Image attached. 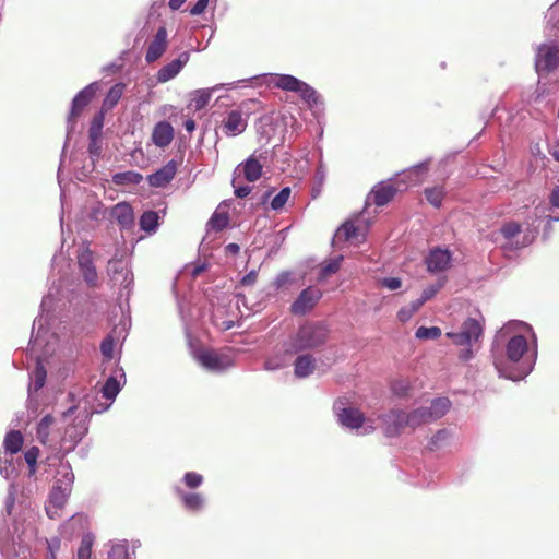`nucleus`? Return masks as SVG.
<instances>
[{"instance_id":"nucleus-1","label":"nucleus","mask_w":559,"mask_h":559,"mask_svg":"<svg viewBox=\"0 0 559 559\" xmlns=\"http://www.w3.org/2000/svg\"><path fill=\"white\" fill-rule=\"evenodd\" d=\"M491 355L499 377L520 381L528 376L537 357L536 337L522 321H510L495 335Z\"/></svg>"},{"instance_id":"nucleus-2","label":"nucleus","mask_w":559,"mask_h":559,"mask_svg":"<svg viewBox=\"0 0 559 559\" xmlns=\"http://www.w3.org/2000/svg\"><path fill=\"white\" fill-rule=\"evenodd\" d=\"M264 84L285 92H293L307 104L309 109H323L321 95L308 83L290 74L267 73L262 75Z\"/></svg>"},{"instance_id":"nucleus-3","label":"nucleus","mask_w":559,"mask_h":559,"mask_svg":"<svg viewBox=\"0 0 559 559\" xmlns=\"http://www.w3.org/2000/svg\"><path fill=\"white\" fill-rule=\"evenodd\" d=\"M333 411L343 427L356 430L358 435H369L377 428L374 419L364 417L360 411L347 406L346 401L343 399L335 401Z\"/></svg>"},{"instance_id":"nucleus-4","label":"nucleus","mask_w":559,"mask_h":559,"mask_svg":"<svg viewBox=\"0 0 559 559\" xmlns=\"http://www.w3.org/2000/svg\"><path fill=\"white\" fill-rule=\"evenodd\" d=\"M326 329L321 323H307L300 326L294 337L285 342V350L289 355L322 344L326 338Z\"/></svg>"},{"instance_id":"nucleus-5","label":"nucleus","mask_w":559,"mask_h":559,"mask_svg":"<svg viewBox=\"0 0 559 559\" xmlns=\"http://www.w3.org/2000/svg\"><path fill=\"white\" fill-rule=\"evenodd\" d=\"M483 334V326L478 320L468 318L466 319L457 332L451 331L447 336L452 340L453 344L463 346L460 352L459 358L463 361H468L473 358V345L477 343Z\"/></svg>"},{"instance_id":"nucleus-6","label":"nucleus","mask_w":559,"mask_h":559,"mask_svg":"<svg viewBox=\"0 0 559 559\" xmlns=\"http://www.w3.org/2000/svg\"><path fill=\"white\" fill-rule=\"evenodd\" d=\"M559 68V46L555 43L542 44L535 53V69L539 76L547 75Z\"/></svg>"},{"instance_id":"nucleus-7","label":"nucleus","mask_w":559,"mask_h":559,"mask_svg":"<svg viewBox=\"0 0 559 559\" xmlns=\"http://www.w3.org/2000/svg\"><path fill=\"white\" fill-rule=\"evenodd\" d=\"M194 359L206 370L212 372H222L231 366L228 356L218 354L212 349H198L193 354Z\"/></svg>"},{"instance_id":"nucleus-8","label":"nucleus","mask_w":559,"mask_h":559,"mask_svg":"<svg viewBox=\"0 0 559 559\" xmlns=\"http://www.w3.org/2000/svg\"><path fill=\"white\" fill-rule=\"evenodd\" d=\"M378 419L381 420L384 435L390 438L399 436L404 428L408 427L407 413L401 409H391Z\"/></svg>"},{"instance_id":"nucleus-9","label":"nucleus","mask_w":559,"mask_h":559,"mask_svg":"<svg viewBox=\"0 0 559 559\" xmlns=\"http://www.w3.org/2000/svg\"><path fill=\"white\" fill-rule=\"evenodd\" d=\"M428 170V162L419 163L408 169L397 174L395 186L399 191L406 190L409 187L418 186L424 181Z\"/></svg>"},{"instance_id":"nucleus-10","label":"nucleus","mask_w":559,"mask_h":559,"mask_svg":"<svg viewBox=\"0 0 559 559\" xmlns=\"http://www.w3.org/2000/svg\"><path fill=\"white\" fill-rule=\"evenodd\" d=\"M99 85L97 82H93L80 91L73 98L71 104L70 114L68 117V124L71 129L74 127L75 119L80 116L82 110L90 104L92 98L98 91Z\"/></svg>"},{"instance_id":"nucleus-11","label":"nucleus","mask_w":559,"mask_h":559,"mask_svg":"<svg viewBox=\"0 0 559 559\" xmlns=\"http://www.w3.org/2000/svg\"><path fill=\"white\" fill-rule=\"evenodd\" d=\"M78 266L81 275L86 284L91 287L97 285L98 274L94 264V257L92 250L88 248H80L78 255Z\"/></svg>"},{"instance_id":"nucleus-12","label":"nucleus","mask_w":559,"mask_h":559,"mask_svg":"<svg viewBox=\"0 0 559 559\" xmlns=\"http://www.w3.org/2000/svg\"><path fill=\"white\" fill-rule=\"evenodd\" d=\"M72 490L67 487L53 486L48 500L45 506L47 516L49 519H57L60 516V511L66 506L68 498Z\"/></svg>"},{"instance_id":"nucleus-13","label":"nucleus","mask_w":559,"mask_h":559,"mask_svg":"<svg viewBox=\"0 0 559 559\" xmlns=\"http://www.w3.org/2000/svg\"><path fill=\"white\" fill-rule=\"evenodd\" d=\"M321 297L322 292L317 287L310 286L299 294L292 304L290 310L294 314H305L317 305Z\"/></svg>"},{"instance_id":"nucleus-14","label":"nucleus","mask_w":559,"mask_h":559,"mask_svg":"<svg viewBox=\"0 0 559 559\" xmlns=\"http://www.w3.org/2000/svg\"><path fill=\"white\" fill-rule=\"evenodd\" d=\"M241 81H237V82H231V83H227V84H216L214 85L213 87H210V88H199V90H195L191 93V99H190V107L193 108L194 111H199L201 109H203L210 102V99L212 98V94L216 91H219L222 88H227V90H230V88H236L238 86V83H240Z\"/></svg>"},{"instance_id":"nucleus-15","label":"nucleus","mask_w":559,"mask_h":559,"mask_svg":"<svg viewBox=\"0 0 559 559\" xmlns=\"http://www.w3.org/2000/svg\"><path fill=\"white\" fill-rule=\"evenodd\" d=\"M53 304V295L52 292L49 290L47 295L43 297L40 309L41 313L38 316L33 323L32 329V335H31V343L33 344V347H36L40 344L41 334L45 333V324L47 323L46 318L44 317L45 312H49L52 308Z\"/></svg>"},{"instance_id":"nucleus-16","label":"nucleus","mask_w":559,"mask_h":559,"mask_svg":"<svg viewBox=\"0 0 559 559\" xmlns=\"http://www.w3.org/2000/svg\"><path fill=\"white\" fill-rule=\"evenodd\" d=\"M174 490L180 503L187 511L199 513L204 509L206 499L203 493L197 491H187L180 486H176Z\"/></svg>"},{"instance_id":"nucleus-17","label":"nucleus","mask_w":559,"mask_h":559,"mask_svg":"<svg viewBox=\"0 0 559 559\" xmlns=\"http://www.w3.org/2000/svg\"><path fill=\"white\" fill-rule=\"evenodd\" d=\"M108 275L111 281L128 288L132 283L133 277L127 262L123 260L112 259L108 262L107 267Z\"/></svg>"},{"instance_id":"nucleus-18","label":"nucleus","mask_w":559,"mask_h":559,"mask_svg":"<svg viewBox=\"0 0 559 559\" xmlns=\"http://www.w3.org/2000/svg\"><path fill=\"white\" fill-rule=\"evenodd\" d=\"M87 413L86 411L78 413L73 424L68 426L64 432V439L72 443V447L78 444L83 437L87 433Z\"/></svg>"},{"instance_id":"nucleus-19","label":"nucleus","mask_w":559,"mask_h":559,"mask_svg":"<svg viewBox=\"0 0 559 559\" xmlns=\"http://www.w3.org/2000/svg\"><path fill=\"white\" fill-rule=\"evenodd\" d=\"M47 372L40 361H37L35 369L29 373L28 384V405L32 407L37 406L35 394L41 390L46 383Z\"/></svg>"},{"instance_id":"nucleus-20","label":"nucleus","mask_w":559,"mask_h":559,"mask_svg":"<svg viewBox=\"0 0 559 559\" xmlns=\"http://www.w3.org/2000/svg\"><path fill=\"white\" fill-rule=\"evenodd\" d=\"M189 61V52L183 51L181 52L178 58L170 61L169 63L162 67L157 74L156 80L158 83H166L177 76L181 69L187 64Z\"/></svg>"},{"instance_id":"nucleus-21","label":"nucleus","mask_w":559,"mask_h":559,"mask_svg":"<svg viewBox=\"0 0 559 559\" xmlns=\"http://www.w3.org/2000/svg\"><path fill=\"white\" fill-rule=\"evenodd\" d=\"M425 262L430 273L443 272L451 264V253L447 249L436 248L429 252Z\"/></svg>"},{"instance_id":"nucleus-22","label":"nucleus","mask_w":559,"mask_h":559,"mask_svg":"<svg viewBox=\"0 0 559 559\" xmlns=\"http://www.w3.org/2000/svg\"><path fill=\"white\" fill-rule=\"evenodd\" d=\"M109 217L116 221L121 229H129L134 224L133 210L127 202H119L110 207Z\"/></svg>"},{"instance_id":"nucleus-23","label":"nucleus","mask_w":559,"mask_h":559,"mask_svg":"<svg viewBox=\"0 0 559 559\" xmlns=\"http://www.w3.org/2000/svg\"><path fill=\"white\" fill-rule=\"evenodd\" d=\"M247 128V119L239 110H231L227 114L222 130L227 136H237Z\"/></svg>"},{"instance_id":"nucleus-24","label":"nucleus","mask_w":559,"mask_h":559,"mask_svg":"<svg viewBox=\"0 0 559 559\" xmlns=\"http://www.w3.org/2000/svg\"><path fill=\"white\" fill-rule=\"evenodd\" d=\"M177 173V163L169 160L162 168L147 177L150 186L154 188H162L168 185Z\"/></svg>"},{"instance_id":"nucleus-25","label":"nucleus","mask_w":559,"mask_h":559,"mask_svg":"<svg viewBox=\"0 0 559 559\" xmlns=\"http://www.w3.org/2000/svg\"><path fill=\"white\" fill-rule=\"evenodd\" d=\"M34 530L32 526V522L23 518V523H20V520L15 519L13 522V528L9 530L3 539H11L13 544L24 543L26 538H31L33 536Z\"/></svg>"},{"instance_id":"nucleus-26","label":"nucleus","mask_w":559,"mask_h":559,"mask_svg":"<svg viewBox=\"0 0 559 559\" xmlns=\"http://www.w3.org/2000/svg\"><path fill=\"white\" fill-rule=\"evenodd\" d=\"M167 47V31L165 27H159L151 41L145 60L151 63L159 59L165 52Z\"/></svg>"},{"instance_id":"nucleus-27","label":"nucleus","mask_w":559,"mask_h":559,"mask_svg":"<svg viewBox=\"0 0 559 559\" xmlns=\"http://www.w3.org/2000/svg\"><path fill=\"white\" fill-rule=\"evenodd\" d=\"M262 174V165L253 156L249 157L245 163L238 165L234 170V176L243 177L249 182L257 181Z\"/></svg>"},{"instance_id":"nucleus-28","label":"nucleus","mask_w":559,"mask_h":559,"mask_svg":"<svg viewBox=\"0 0 559 559\" xmlns=\"http://www.w3.org/2000/svg\"><path fill=\"white\" fill-rule=\"evenodd\" d=\"M175 131L167 121H159L155 124L152 132V142L160 148L168 146L174 140Z\"/></svg>"},{"instance_id":"nucleus-29","label":"nucleus","mask_w":559,"mask_h":559,"mask_svg":"<svg viewBox=\"0 0 559 559\" xmlns=\"http://www.w3.org/2000/svg\"><path fill=\"white\" fill-rule=\"evenodd\" d=\"M140 547V542L133 540L129 544L127 540L116 542L108 551V559H135V550Z\"/></svg>"},{"instance_id":"nucleus-30","label":"nucleus","mask_w":559,"mask_h":559,"mask_svg":"<svg viewBox=\"0 0 559 559\" xmlns=\"http://www.w3.org/2000/svg\"><path fill=\"white\" fill-rule=\"evenodd\" d=\"M396 191L399 189L391 181L380 182L372 189L369 198H372L376 205L383 206L392 200Z\"/></svg>"},{"instance_id":"nucleus-31","label":"nucleus","mask_w":559,"mask_h":559,"mask_svg":"<svg viewBox=\"0 0 559 559\" xmlns=\"http://www.w3.org/2000/svg\"><path fill=\"white\" fill-rule=\"evenodd\" d=\"M293 356L294 355H289V353L285 350V343H284L282 345V347L278 348L273 356L269 357L265 360L264 369L269 370V371H275V370L282 369L289 364Z\"/></svg>"},{"instance_id":"nucleus-32","label":"nucleus","mask_w":559,"mask_h":559,"mask_svg":"<svg viewBox=\"0 0 559 559\" xmlns=\"http://www.w3.org/2000/svg\"><path fill=\"white\" fill-rule=\"evenodd\" d=\"M74 474L68 461L59 460L56 474V486L67 487L72 490Z\"/></svg>"},{"instance_id":"nucleus-33","label":"nucleus","mask_w":559,"mask_h":559,"mask_svg":"<svg viewBox=\"0 0 559 559\" xmlns=\"http://www.w3.org/2000/svg\"><path fill=\"white\" fill-rule=\"evenodd\" d=\"M23 442V435L19 430L9 431L3 440L4 452L2 454H16L22 449Z\"/></svg>"},{"instance_id":"nucleus-34","label":"nucleus","mask_w":559,"mask_h":559,"mask_svg":"<svg viewBox=\"0 0 559 559\" xmlns=\"http://www.w3.org/2000/svg\"><path fill=\"white\" fill-rule=\"evenodd\" d=\"M316 367V360L311 355H300L295 360L294 373L297 378L309 377Z\"/></svg>"},{"instance_id":"nucleus-35","label":"nucleus","mask_w":559,"mask_h":559,"mask_svg":"<svg viewBox=\"0 0 559 559\" xmlns=\"http://www.w3.org/2000/svg\"><path fill=\"white\" fill-rule=\"evenodd\" d=\"M450 406H451V402L449 399L437 397L431 401L429 406H425V408L427 409V412L430 416V419L432 421H436V420L440 419L441 417H443L448 413V411L450 409Z\"/></svg>"},{"instance_id":"nucleus-36","label":"nucleus","mask_w":559,"mask_h":559,"mask_svg":"<svg viewBox=\"0 0 559 559\" xmlns=\"http://www.w3.org/2000/svg\"><path fill=\"white\" fill-rule=\"evenodd\" d=\"M452 432L448 429H441L437 431L428 442V449L430 451H438L445 449L451 444Z\"/></svg>"},{"instance_id":"nucleus-37","label":"nucleus","mask_w":559,"mask_h":559,"mask_svg":"<svg viewBox=\"0 0 559 559\" xmlns=\"http://www.w3.org/2000/svg\"><path fill=\"white\" fill-rule=\"evenodd\" d=\"M159 215L155 211H145L140 217V227L142 230L153 234L159 226Z\"/></svg>"},{"instance_id":"nucleus-38","label":"nucleus","mask_w":559,"mask_h":559,"mask_svg":"<svg viewBox=\"0 0 559 559\" xmlns=\"http://www.w3.org/2000/svg\"><path fill=\"white\" fill-rule=\"evenodd\" d=\"M407 416H408V428H412V429H415L421 425L432 423L425 406L418 407V408L407 413Z\"/></svg>"},{"instance_id":"nucleus-39","label":"nucleus","mask_w":559,"mask_h":559,"mask_svg":"<svg viewBox=\"0 0 559 559\" xmlns=\"http://www.w3.org/2000/svg\"><path fill=\"white\" fill-rule=\"evenodd\" d=\"M143 176L140 173L128 170L116 173L112 176V182L117 186L138 185L142 181Z\"/></svg>"},{"instance_id":"nucleus-40","label":"nucleus","mask_w":559,"mask_h":559,"mask_svg":"<svg viewBox=\"0 0 559 559\" xmlns=\"http://www.w3.org/2000/svg\"><path fill=\"white\" fill-rule=\"evenodd\" d=\"M124 90V84L117 83L115 84L107 93L104 102H103V109L110 110L112 109L121 98Z\"/></svg>"},{"instance_id":"nucleus-41","label":"nucleus","mask_w":559,"mask_h":559,"mask_svg":"<svg viewBox=\"0 0 559 559\" xmlns=\"http://www.w3.org/2000/svg\"><path fill=\"white\" fill-rule=\"evenodd\" d=\"M55 423L51 415H45L37 425L36 436L40 443L46 444L49 440L50 427Z\"/></svg>"},{"instance_id":"nucleus-42","label":"nucleus","mask_w":559,"mask_h":559,"mask_svg":"<svg viewBox=\"0 0 559 559\" xmlns=\"http://www.w3.org/2000/svg\"><path fill=\"white\" fill-rule=\"evenodd\" d=\"M0 474L8 480L15 477L16 468L12 455L0 454Z\"/></svg>"},{"instance_id":"nucleus-43","label":"nucleus","mask_w":559,"mask_h":559,"mask_svg":"<svg viewBox=\"0 0 559 559\" xmlns=\"http://www.w3.org/2000/svg\"><path fill=\"white\" fill-rule=\"evenodd\" d=\"M103 126H104V114L99 112L93 118L90 130H88L90 139L92 142L91 146H90L91 153H93V148H92L93 145L96 143V141L100 136Z\"/></svg>"},{"instance_id":"nucleus-44","label":"nucleus","mask_w":559,"mask_h":559,"mask_svg":"<svg viewBox=\"0 0 559 559\" xmlns=\"http://www.w3.org/2000/svg\"><path fill=\"white\" fill-rule=\"evenodd\" d=\"M120 390V382L115 377H109L102 388V393L105 399L114 401Z\"/></svg>"},{"instance_id":"nucleus-45","label":"nucleus","mask_w":559,"mask_h":559,"mask_svg":"<svg viewBox=\"0 0 559 559\" xmlns=\"http://www.w3.org/2000/svg\"><path fill=\"white\" fill-rule=\"evenodd\" d=\"M342 261H343V257L340 255V257H336V258L331 259V260L326 261L325 263H323L320 274H319V280L323 281L326 277H329L331 274L336 273L341 267Z\"/></svg>"},{"instance_id":"nucleus-46","label":"nucleus","mask_w":559,"mask_h":559,"mask_svg":"<svg viewBox=\"0 0 559 559\" xmlns=\"http://www.w3.org/2000/svg\"><path fill=\"white\" fill-rule=\"evenodd\" d=\"M550 211L551 214L546 216L547 227H550L552 222L559 221V186L550 194Z\"/></svg>"},{"instance_id":"nucleus-47","label":"nucleus","mask_w":559,"mask_h":559,"mask_svg":"<svg viewBox=\"0 0 559 559\" xmlns=\"http://www.w3.org/2000/svg\"><path fill=\"white\" fill-rule=\"evenodd\" d=\"M423 306V300H414L408 306L403 307L397 312V318L401 322L408 321L415 312H417Z\"/></svg>"},{"instance_id":"nucleus-48","label":"nucleus","mask_w":559,"mask_h":559,"mask_svg":"<svg viewBox=\"0 0 559 559\" xmlns=\"http://www.w3.org/2000/svg\"><path fill=\"white\" fill-rule=\"evenodd\" d=\"M181 483L185 485L186 488L192 490L202 486V484L204 483V478L201 474L197 472H187L183 475Z\"/></svg>"},{"instance_id":"nucleus-49","label":"nucleus","mask_w":559,"mask_h":559,"mask_svg":"<svg viewBox=\"0 0 559 559\" xmlns=\"http://www.w3.org/2000/svg\"><path fill=\"white\" fill-rule=\"evenodd\" d=\"M425 197L431 205L439 207L442 203L444 191L441 187L427 188L425 189Z\"/></svg>"},{"instance_id":"nucleus-50","label":"nucleus","mask_w":559,"mask_h":559,"mask_svg":"<svg viewBox=\"0 0 559 559\" xmlns=\"http://www.w3.org/2000/svg\"><path fill=\"white\" fill-rule=\"evenodd\" d=\"M357 227L353 223L346 222L337 229L335 238H337L338 240L354 239L357 236Z\"/></svg>"},{"instance_id":"nucleus-51","label":"nucleus","mask_w":559,"mask_h":559,"mask_svg":"<svg viewBox=\"0 0 559 559\" xmlns=\"http://www.w3.org/2000/svg\"><path fill=\"white\" fill-rule=\"evenodd\" d=\"M290 197V188H283L271 201V209L274 211H280L284 207L286 202Z\"/></svg>"},{"instance_id":"nucleus-52","label":"nucleus","mask_w":559,"mask_h":559,"mask_svg":"<svg viewBox=\"0 0 559 559\" xmlns=\"http://www.w3.org/2000/svg\"><path fill=\"white\" fill-rule=\"evenodd\" d=\"M415 335L419 340H436L441 335V329L438 326H420L416 330Z\"/></svg>"},{"instance_id":"nucleus-53","label":"nucleus","mask_w":559,"mask_h":559,"mask_svg":"<svg viewBox=\"0 0 559 559\" xmlns=\"http://www.w3.org/2000/svg\"><path fill=\"white\" fill-rule=\"evenodd\" d=\"M38 456H39V449L37 447H32L24 453L25 462L27 463L28 468H29V472H28L29 476H33L36 472Z\"/></svg>"},{"instance_id":"nucleus-54","label":"nucleus","mask_w":559,"mask_h":559,"mask_svg":"<svg viewBox=\"0 0 559 559\" xmlns=\"http://www.w3.org/2000/svg\"><path fill=\"white\" fill-rule=\"evenodd\" d=\"M209 225L215 230H223L228 225V216L225 213H214Z\"/></svg>"},{"instance_id":"nucleus-55","label":"nucleus","mask_w":559,"mask_h":559,"mask_svg":"<svg viewBox=\"0 0 559 559\" xmlns=\"http://www.w3.org/2000/svg\"><path fill=\"white\" fill-rule=\"evenodd\" d=\"M92 554V539L90 536L82 538L80 548L78 550V559H90Z\"/></svg>"},{"instance_id":"nucleus-56","label":"nucleus","mask_w":559,"mask_h":559,"mask_svg":"<svg viewBox=\"0 0 559 559\" xmlns=\"http://www.w3.org/2000/svg\"><path fill=\"white\" fill-rule=\"evenodd\" d=\"M115 341L111 335L105 337L100 344V352L106 359H111L114 356Z\"/></svg>"},{"instance_id":"nucleus-57","label":"nucleus","mask_w":559,"mask_h":559,"mask_svg":"<svg viewBox=\"0 0 559 559\" xmlns=\"http://www.w3.org/2000/svg\"><path fill=\"white\" fill-rule=\"evenodd\" d=\"M409 382L405 379L396 380L392 384V391L396 396L403 397L406 396L409 392Z\"/></svg>"},{"instance_id":"nucleus-58","label":"nucleus","mask_w":559,"mask_h":559,"mask_svg":"<svg viewBox=\"0 0 559 559\" xmlns=\"http://www.w3.org/2000/svg\"><path fill=\"white\" fill-rule=\"evenodd\" d=\"M521 230V227L515 222H509L501 227V234L504 238L511 240L513 239Z\"/></svg>"},{"instance_id":"nucleus-59","label":"nucleus","mask_w":559,"mask_h":559,"mask_svg":"<svg viewBox=\"0 0 559 559\" xmlns=\"http://www.w3.org/2000/svg\"><path fill=\"white\" fill-rule=\"evenodd\" d=\"M443 284L444 280H439L436 285L428 286L423 290V294L420 298H418V300H423L424 305L427 300H429L437 294V292L443 286Z\"/></svg>"},{"instance_id":"nucleus-60","label":"nucleus","mask_w":559,"mask_h":559,"mask_svg":"<svg viewBox=\"0 0 559 559\" xmlns=\"http://www.w3.org/2000/svg\"><path fill=\"white\" fill-rule=\"evenodd\" d=\"M241 178L237 177V176H234L233 178V187H234V190H235V195L237 198H246L247 195H249V193L251 192V187L249 186H240L239 185V181H240Z\"/></svg>"},{"instance_id":"nucleus-61","label":"nucleus","mask_w":559,"mask_h":559,"mask_svg":"<svg viewBox=\"0 0 559 559\" xmlns=\"http://www.w3.org/2000/svg\"><path fill=\"white\" fill-rule=\"evenodd\" d=\"M16 487L14 484L9 486L8 497L5 499V511L10 515L15 502Z\"/></svg>"},{"instance_id":"nucleus-62","label":"nucleus","mask_w":559,"mask_h":559,"mask_svg":"<svg viewBox=\"0 0 559 559\" xmlns=\"http://www.w3.org/2000/svg\"><path fill=\"white\" fill-rule=\"evenodd\" d=\"M547 23L556 27L559 23V8L555 4L549 8L546 14Z\"/></svg>"},{"instance_id":"nucleus-63","label":"nucleus","mask_w":559,"mask_h":559,"mask_svg":"<svg viewBox=\"0 0 559 559\" xmlns=\"http://www.w3.org/2000/svg\"><path fill=\"white\" fill-rule=\"evenodd\" d=\"M381 285L390 290H396L402 286V282L397 277H385L380 281Z\"/></svg>"},{"instance_id":"nucleus-64","label":"nucleus","mask_w":559,"mask_h":559,"mask_svg":"<svg viewBox=\"0 0 559 559\" xmlns=\"http://www.w3.org/2000/svg\"><path fill=\"white\" fill-rule=\"evenodd\" d=\"M210 0H198L197 3L190 9L191 15H201L209 5Z\"/></svg>"}]
</instances>
